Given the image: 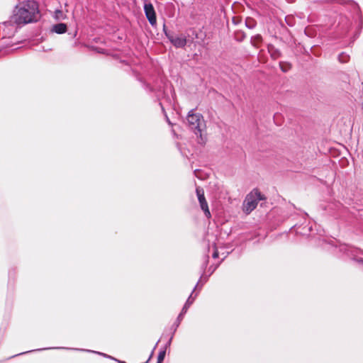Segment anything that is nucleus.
<instances>
[{
  "mask_svg": "<svg viewBox=\"0 0 363 363\" xmlns=\"http://www.w3.org/2000/svg\"><path fill=\"white\" fill-rule=\"evenodd\" d=\"M353 259L358 262L359 263L362 264L363 265V259L362 258H357L354 255Z\"/></svg>",
  "mask_w": 363,
  "mask_h": 363,
  "instance_id": "19",
  "label": "nucleus"
},
{
  "mask_svg": "<svg viewBox=\"0 0 363 363\" xmlns=\"http://www.w3.org/2000/svg\"><path fill=\"white\" fill-rule=\"evenodd\" d=\"M208 259H209V257L208 255H206L204 257V260H203V262L202 264V266H201V269H202V272H204L207 265H208Z\"/></svg>",
  "mask_w": 363,
  "mask_h": 363,
  "instance_id": "16",
  "label": "nucleus"
},
{
  "mask_svg": "<svg viewBox=\"0 0 363 363\" xmlns=\"http://www.w3.org/2000/svg\"><path fill=\"white\" fill-rule=\"evenodd\" d=\"M281 69L283 72H286L288 71V69L286 67H284L283 66H281Z\"/></svg>",
  "mask_w": 363,
  "mask_h": 363,
  "instance_id": "22",
  "label": "nucleus"
},
{
  "mask_svg": "<svg viewBox=\"0 0 363 363\" xmlns=\"http://www.w3.org/2000/svg\"><path fill=\"white\" fill-rule=\"evenodd\" d=\"M40 18L38 4L35 1L19 4L13 10L11 22L18 26L36 22Z\"/></svg>",
  "mask_w": 363,
  "mask_h": 363,
  "instance_id": "1",
  "label": "nucleus"
},
{
  "mask_svg": "<svg viewBox=\"0 0 363 363\" xmlns=\"http://www.w3.org/2000/svg\"><path fill=\"white\" fill-rule=\"evenodd\" d=\"M208 278L207 277H205L204 278V282H206L207 281Z\"/></svg>",
  "mask_w": 363,
  "mask_h": 363,
  "instance_id": "28",
  "label": "nucleus"
},
{
  "mask_svg": "<svg viewBox=\"0 0 363 363\" xmlns=\"http://www.w3.org/2000/svg\"><path fill=\"white\" fill-rule=\"evenodd\" d=\"M53 17L57 21H61V20L66 19L67 18V15L62 10L56 9L55 11V12H54Z\"/></svg>",
  "mask_w": 363,
  "mask_h": 363,
  "instance_id": "9",
  "label": "nucleus"
},
{
  "mask_svg": "<svg viewBox=\"0 0 363 363\" xmlns=\"http://www.w3.org/2000/svg\"><path fill=\"white\" fill-rule=\"evenodd\" d=\"M163 30L168 40L175 48H182L186 45V37L184 34L174 35L166 30L165 25H164Z\"/></svg>",
  "mask_w": 363,
  "mask_h": 363,
  "instance_id": "5",
  "label": "nucleus"
},
{
  "mask_svg": "<svg viewBox=\"0 0 363 363\" xmlns=\"http://www.w3.org/2000/svg\"><path fill=\"white\" fill-rule=\"evenodd\" d=\"M166 118H167V123H168L169 125H172V123L170 122V121H169V119L168 118V117H167V116H166Z\"/></svg>",
  "mask_w": 363,
  "mask_h": 363,
  "instance_id": "24",
  "label": "nucleus"
},
{
  "mask_svg": "<svg viewBox=\"0 0 363 363\" xmlns=\"http://www.w3.org/2000/svg\"><path fill=\"white\" fill-rule=\"evenodd\" d=\"M196 192L199 202L206 201L205 196H204V191L202 188L197 187L196 189Z\"/></svg>",
  "mask_w": 363,
  "mask_h": 363,
  "instance_id": "11",
  "label": "nucleus"
},
{
  "mask_svg": "<svg viewBox=\"0 0 363 363\" xmlns=\"http://www.w3.org/2000/svg\"><path fill=\"white\" fill-rule=\"evenodd\" d=\"M149 360H150V359H148V360H147V361H146V362H145V363H148V361H149Z\"/></svg>",
  "mask_w": 363,
  "mask_h": 363,
  "instance_id": "29",
  "label": "nucleus"
},
{
  "mask_svg": "<svg viewBox=\"0 0 363 363\" xmlns=\"http://www.w3.org/2000/svg\"><path fill=\"white\" fill-rule=\"evenodd\" d=\"M113 360L116 361L118 363H126L124 361H121V360H119V359H117L116 358L113 359Z\"/></svg>",
  "mask_w": 363,
  "mask_h": 363,
  "instance_id": "21",
  "label": "nucleus"
},
{
  "mask_svg": "<svg viewBox=\"0 0 363 363\" xmlns=\"http://www.w3.org/2000/svg\"><path fill=\"white\" fill-rule=\"evenodd\" d=\"M245 38V35L243 32L239 31L235 33V39L239 41H242Z\"/></svg>",
  "mask_w": 363,
  "mask_h": 363,
  "instance_id": "15",
  "label": "nucleus"
},
{
  "mask_svg": "<svg viewBox=\"0 0 363 363\" xmlns=\"http://www.w3.org/2000/svg\"><path fill=\"white\" fill-rule=\"evenodd\" d=\"M52 349H65V350H80V351H84V352H87L95 353V354L101 355V356H103V357H104L106 358H108V359H113V360L114 359V357H111V356H110L108 354H106L105 353H103V352H96V351L90 350H84V349H77V348H69V347H47V348H43V349L33 350H30V351H28V352H21V353H19L18 354L13 355L12 357H14L18 356V355H22V354H26V353H28V352H35V351H40V350H52Z\"/></svg>",
  "mask_w": 363,
  "mask_h": 363,
  "instance_id": "6",
  "label": "nucleus"
},
{
  "mask_svg": "<svg viewBox=\"0 0 363 363\" xmlns=\"http://www.w3.org/2000/svg\"><path fill=\"white\" fill-rule=\"evenodd\" d=\"M172 338H173V335H172V337H170V339L169 340V341L167 342V343L166 344V345H165V347L164 348L166 349L167 347L170 345Z\"/></svg>",
  "mask_w": 363,
  "mask_h": 363,
  "instance_id": "20",
  "label": "nucleus"
},
{
  "mask_svg": "<svg viewBox=\"0 0 363 363\" xmlns=\"http://www.w3.org/2000/svg\"><path fill=\"white\" fill-rule=\"evenodd\" d=\"M201 208L203 211L205 216L207 218L211 217V213L208 208V203L206 202V200L204 201L199 202Z\"/></svg>",
  "mask_w": 363,
  "mask_h": 363,
  "instance_id": "10",
  "label": "nucleus"
},
{
  "mask_svg": "<svg viewBox=\"0 0 363 363\" xmlns=\"http://www.w3.org/2000/svg\"><path fill=\"white\" fill-rule=\"evenodd\" d=\"M215 269H216V268H214V269L211 268V270H212L211 273H212L213 271H215Z\"/></svg>",
  "mask_w": 363,
  "mask_h": 363,
  "instance_id": "27",
  "label": "nucleus"
},
{
  "mask_svg": "<svg viewBox=\"0 0 363 363\" xmlns=\"http://www.w3.org/2000/svg\"><path fill=\"white\" fill-rule=\"evenodd\" d=\"M212 257L215 259V258H217L218 257V250L216 247H215V250H214V252L212 255Z\"/></svg>",
  "mask_w": 363,
  "mask_h": 363,
  "instance_id": "18",
  "label": "nucleus"
},
{
  "mask_svg": "<svg viewBox=\"0 0 363 363\" xmlns=\"http://www.w3.org/2000/svg\"><path fill=\"white\" fill-rule=\"evenodd\" d=\"M351 253H349L348 252H347V255H350V256H353V250H351Z\"/></svg>",
  "mask_w": 363,
  "mask_h": 363,
  "instance_id": "23",
  "label": "nucleus"
},
{
  "mask_svg": "<svg viewBox=\"0 0 363 363\" xmlns=\"http://www.w3.org/2000/svg\"><path fill=\"white\" fill-rule=\"evenodd\" d=\"M67 25L65 23H60L52 26V31L57 34H62L67 31Z\"/></svg>",
  "mask_w": 363,
  "mask_h": 363,
  "instance_id": "8",
  "label": "nucleus"
},
{
  "mask_svg": "<svg viewBox=\"0 0 363 363\" xmlns=\"http://www.w3.org/2000/svg\"><path fill=\"white\" fill-rule=\"evenodd\" d=\"M187 121L189 128L194 131L195 135L201 137L202 132L206 127L203 117L200 113H194L191 110L187 116Z\"/></svg>",
  "mask_w": 363,
  "mask_h": 363,
  "instance_id": "2",
  "label": "nucleus"
},
{
  "mask_svg": "<svg viewBox=\"0 0 363 363\" xmlns=\"http://www.w3.org/2000/svg\"><path fill=\"white\" fill-rule=\"evenodd\" d=\"M262 40V36L260 35H257L252 38V41L255 43H259Z\"/></svg>",
  "mask_w": 363,
  "mask_h": 363,
  "instance_id": "17",
  "label": "nucleus"
},
{
  "mask_svg": "<svg viewBox=\"0 0 363 363\" xmlns=\"http://www.w3.org/2000/svg\"><path fill=\"white\" fill-rule=\"evenodd\" d=\"M264 199V198L263 195L258 190L256 189L252 191L247 195L244 201V211L247 213H250L257 207L258 201Z\"/></svg>",
  "mask_w": 363,
  "mask_h": 363,
  "instance_id": "3",
  "label": "nucleus"
},
{
  "mask_svg": "<svg viewBox=\"0 0 363 363\" xmlns=\"http://www.w3.org/2000/svg\"><path fill=\"white\" fill-rule=\"evenodd\" d=\"M215 269H216V268H214V269L211 268V270H212L211 273H212L213 271H215Z\"/></svg>",
  "mask_w": 363,
  "mask_h": 363,
  "instance_id": "26",
  "label": "nucleus"
},
{
  "mask_svg": "<svg viewBox=\"0 0 363 363\" xmlns=\"http://www.w3.org/2000/svg\"><path fill=\"white\" fill-rule=\"evenodd\" d=\"M144 11L147 19L151 26H154L157 23L156 13L153 5L151 3H145Z\"/></svg>",
  "mask_w": 363,
  "mask_h": 363,
  "instance_id": "7",
  "label": "nucleus"
},
{
  "mask_svg": "<svg viewBox=\"0 0 363 363\" xmlns=\"http://www.w3.org/2000/svg\"><path fill=\"white\" fill-rule=\"evenodd\" d=\"M203 279V276L201 277L200 278V280L198 281L197 284L196 285V286L194 287V290H195V289L196 288V286L199 285V281H201V280ZM193 293L194 291H192V293L191 294V295L189 296V297L188 298V299L186 300L184 306H183L182 309V311L180 312V313L179 314L175 323L173 324V327H174V332H173V334L174 333V332L177 330V328L180 325V323L181 321L182 320L183 318H184V314L187 312L189 308L190 307V306L193 303L194 299L196 298V297L197 296V294H195L194 296H193Z\"/></svg>",
  "mask_w": 363,
  "mask_h": 363,
  "instance_id": "4",
  "label": "nucleus"
},
{
  "mask_svg": "<svg viewBox=\"0 0 363 363\" xmlns=\"http://www.w3.org/2000/svg\"><path fill=\"white\" fill-rule=\"evenodd\" d=\"M245 25L248 28L252 29L255 27L256 23L252 18H247L245 21Z\"/></svg>",
  "mask_w": 363,
  "mask_h": 363,
  "instance_id": "14",
  "label": "nucleus"
},
{
  "mask_svg": "<svg viewBox=\"0 0 363 363\" xmlns=\"http://www.w3.org/2000/svg\"><path fill=\"white\" fill-rule=\"evenodd\" d=\"M149 360H150V359H148V360H147V361H146V362H145V363H148V361H149Z\"/></svg>",
  "mask_w": 363,
  "mask_h": 363,
  "instance_id": "30",
  "label": "nucleus"
},
{
  "mask_svg": "<svg viewBox=\"0 0 363 363\" xmlns=\"http://www.w3.org/2000/svg\"><path fill=\"white\" fill-rule=\"evenodd\" d=\"M166 354V349L163 348L161 350L157 356V363H162Z\"/></svg>",
  "mask_w": 363,
  "mask_h": 363,
  "instance_id": "13",
  "label": "nucleus"
},
{
  "mask_svg": "<svg viewBox=\"0 0 363 363\" xmlns=\"http://www.w3.org/2000/svg\"><path fill=\"white\" fill-rule=\"evenodd\" d=\"M362 108H363V102H362Z\"/></svg>",
  "mask_w": 363,
  "mask_h": 363,
  "instance_id": "31",
  "label": "nucleus"
},
{
  "mask_svg": "<svg viewBox=\"0 0 363 363\" xmlns=\"http://www.w3.org/2000/svg\"><path fill=\"white\" fill-rule=\"evenodd\" d=\"M199 172V170H197V169L194 171V174H195V175H196V177H198V175H197V172Z\"/></svg>",
  "mask_w": 363,
  "mask_h": 363,
  "instance_id": "25",
  "label": "nucleus"
},
{
  "mask_svg": "<svg viewBox=\"0 0 363 363\" xmlns=\"http://www.w3.org/2000/svg\"><path fill=\"white\" fill-rule=\"evenodd\" d=\"M350 55L345 52H341L338 55V60L341 63H346L350 60Z\"/></svg>",
  "mask_w": 363,
  "mask_h": 363,
  "instance_id": "12",
  "label": "nucleus"
}]
</instances>
